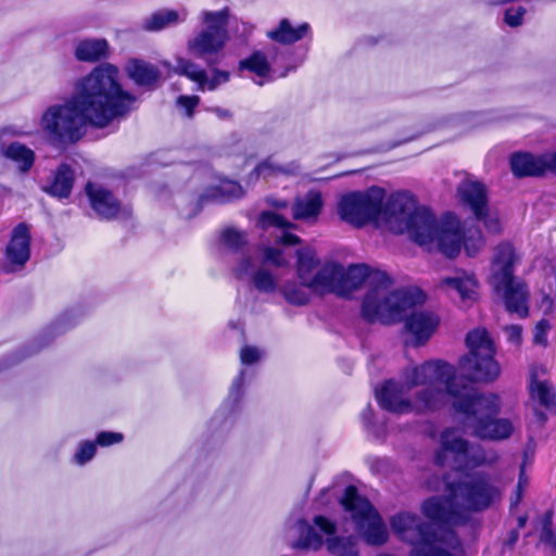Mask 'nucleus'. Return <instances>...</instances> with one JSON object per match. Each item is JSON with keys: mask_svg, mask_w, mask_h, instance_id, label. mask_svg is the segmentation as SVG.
<instances>
[{"mask_svg": "<svg viewBox=\"0 0 556 556\" xmlns=\"http://www.w3.org/2000/svg\"><path fill=\"white\" fill-rule=\"evenodd\" d=\"M462 378L455 372L454 366L442 361H429L419 366L407 368L404 382L407 389L424 387L414 397L416 412L425 413L439 409L451 396L454 401L464 396Z\"/></svg>", "mask_w": 556, "mask_h": 556, "instance_id": "nucleus-5", "label": "nucleus"}, {"mask_svg": "<svg viewBox=\"0 0 556 556\" xmlns=\"http://www.w3.org/2000/svg\"><path fill=\"white\" fill-rule=\"evenodd\" d=\"M188 11L162 9L143 20L142 28L148 31H159L167 27L184 23L187 20Z\"/></svg>", "mask_w": 556, "mask_h": 556, "instance_id": "nucleus-27", "label": "nucleus"}, {"mask_svg": "<svg viewBox=\"0 0 556 556\" xmlns=\"http://www.w3.org/2000/svg\"><path fill=\"white\" fill-rule=\"evenodd\" d=\"M279 292L289 304L294 306H303L307 304L311 300L312 293H314L313 289H311L306 283L294 279L283 282L279 288Z\"/></svg>", "mask_w": 556, "mask_h": 556, "instance_id": "nucleus-32", "label": "nucleus"}, {"mask_svg": "<svg viewBox=\"0 0 556 556\" xmlns=\"http://www.w3.org/2000/svg\"><path fill=\"white\" fill-rule=\"evenodd\" d=\"M203 28L187 41V50L200 59L218 54L228 41L229 10H204L200 15Z\"/></svg>", "mask_w": 556, "mask_h": 556, "instance_id": "nucleus-10", "label": "nucleus"}, {"mask_svg": "<svg viewBox=\"0 0 556 556\" xmlns=\"http://www.w3.org/2000/svg\"><path fill=\"white\" fill-rule=\"evenodd\" d=\"M510 168L515 176H541L544 174L542 155L517 152L510 156Z\"/></svg>", "mask_w": 556, "mask_h": 556, "instance_id": "nucleus-29", "label": "nucleus"}, {"mask_svg": "<svg viewBox=\"0 0 556 556\" xmlns=\"http://www.w3.org/2000/svg\"><path fill=\"white\" fill-rule=\"evenodd\" d=\"M220 242L224 249L239 255L237 263L247 254L251 253L252 257L258 254V249L249 244L247 232L235 227L222 231Z\"/></svg>", "mask_w": 556, "mask_h": 556, "instance_id": "nucleus-26", "label": "nucleus"}, {"mask_svg": "<svg viewBox=\"0 0 556 556\" xmlns=\"http://www.w3.org/2000/svg\"><path fill=\"white\" fill-rule=\"evenodd\" d=\"M478 220H483L484 226L491 232L500 231V220L496 215H492L489 213V208L485 211V216L482 218H477Z\"/></svg>", "mask_w": 556, "mask_h": 556, "instance_id": "nucleus-49", "label": "nucleus"}, {"mask_svg": "<svg viewBox=\"0 0 556 556\" xmlns=\"http://www.w3.org/2000/svg\"><path fill=\"white\" fill-rule=\"evenodd\" d=\"M340 504L350 514L357 532L369 545H382L388 540L387 527L371 503L362 496L356 486L348 485Z\"/></svg>", "mask_w": 556, "mask_h": 556, "instance_id": "nucleus-9", "label": "nucleus"}, {"mask_svg": "<svg viewBox=\"0 0 556 556\" xmlns=\"http://www.w3.org/2000/svg\"><path fill=\"white\" fill-rule=\"evenodd\" d=\"M323 198L320 192L312 190L295 200L292 216L298 220H315L320 214Z\"/></svg>", "mask_w": 556, "mask_h": 556, "instance_id": "nucleus-28", "label": "nucleus"}, {"mask_svg": "<svg viewBox=\"0 0 556 556\" xmlns=\"http://www.w3.org/2000/svg\"><path fill=\"white\" fill-rule=\"evenodd\" d=\"M287 170L283 166L277 164L273 157H268L261 162L253 170L252 175L256 177L263 176L264 178L275 176L278 174H286Z\"/></svg>", "mask_w": 556, "mask_h": 556, "instance_id": "nucleus-40", "label": "nucleus"}, {"mask_svg": "<svg viewBox=\"0 0 556 556\" xmlns=\"http://www.w3.org/2000/svg\"><path fill=\"white\" fill-rule=\"evenodd\" d=\"M244 370H241L238 377L233 380L229 396L233 399L235 402L239 401L242 393V383H243Z\"/></svg>", "mask_w": 556, "mask_h": 556, "instance_id": "nucleus-48", "label": "nucleus"}, {"mask_svg": "<svg viewBox=\"0 0 556 556\" xmlns=\"http://www.w3.org/2000/svg\"><path fill=\"white\" fill-rule=\"evenodd\" d=\"M308 30L309 25L307 23L293 27L287 18H283L276 29L268 33V37L276 42L291 45L301 40Z\"/></svg>", "mask_w": 556, "mask_h": 556, "instance_id": "nucleus-31", "label": "nucleus"}, {"mask_svg": "<svg viewBox=\"0 0 556 556\" xmlns=\"http://www.w3.org/2000/svg\"><path fill=\"white\" fill-rule=\"evenodd\" d=\"M522 492L523 491H521V481H520V482H518V485H517L515 494L510 498L511 507H515V506H517L520 503V501L522 498Z\"/></svg>", "mask_w": 556, "mask_h": 556, "instance_id": "nucleus-52", "label": "nucleus"}, {"mask_svg": "<svg viewBox=\"0 0 556 556\" xmlns=\"http://www.w3.org/2000/svg\"><path fill=\"white\" fill-rule=\"evenodd\" d=\"M96 453V443L86 441L80 444L79 448L75 453V460L79 465H84L89 462Z\"/></svg>", "mask_w": 556, "mask_h": 556, "instance_id": "nucleus-41", "label": "nucleus"}, {"mask_svg": "<svg viewBox=\"0 0 556 556\" xmlns=\"http://www.w3.org/2000/svg\"><path fill=\"white\" fill-rule=\"evenodd\" d=\"M296 275L299 280L312 288L319 261L315 251L311 248H303L296 251Z\"/></svg>", "mask_w": 556, "mask_h": 556, "instance_id": "nucleus-30", "label": "nucleus"}, {"mask_svg": "<svg viewBox=\"0 0 556 556\" xmlns=\"http://www.w3.org/2000/svg\"><path fill=\"white\" fill-rule=\"evenodd\" d=\"M439 288L451 299H458L464 305L471 304L477 298V281L473 275L464 270L457 269L453 275L442 278Z\"/></svg>", "mask_w": 556, "mask_h": 556, "instance_id": "nucleus-16", "label": "nucleus"}, {"mask_svg": "<svg viewBox=\"0 0 556 556\" xmlns=\"http://www.w3.org/2000/svg\"><path fill=\"white\" fill-rule=\"evenodd\" d=\"M367 282V292L362 304V315L369 321L393 324L400 321L406 312L424 303L426 295L418 289L391 291L392 280L381 270H371L365 264L342 266L340 296H348Z\"/></svg>", "mask_w": 556, "mask_h": 556, "instance_id": "nucleus-4", "label": "nucleus"}, {"mask_svg": "<svg viewBox=\"0 0 556 556\" xmlns=\"http://www.w3.org/2000/svg\"><path fill=\"white\" fill-rule=\"evenodd\" d=\"M371 417H372V408L370 405H367L366 408L362 412L363 424L368 430L372 431L375 437L379 438L383 434L384 427L383 426L376 427L371 421Z\"/></svg>", "mask_w": 556, "mask_h": 556, "instance_id": "nucleus-45", "label": "nucleus"}, {"mask_svg": "<svg viewBox=\"0 0 556 556\" xmlns=\"http://www.w3.org/2000/svg\"><path fill=\"white\" fill-rule=\"evenodd\" d=\"M457 193L464 205L468 206L476 218L485 216L488 193L485 186L471 176H467L457 187Z\"/></svg>", "mask_w": 556, "mask_h": 556, "instance_id": "nucleus-19", "label": "nucleus"}, {"mask_svg": "<svg viewBox=\"0 0 556 556\" xmlns=\"http://www.w3.org/2000/svg\"><path fill=\"white\" fill-rule=\"evenodd\" d=\"M546 369L541 365H532L529 371V393L532 402L545 408L554 410L556 407V393L552 383L545 378Z\"/></svg>", "mask_w": 556, "mask_h": 556, "instance_id": "nucleus-18", "label": "nucleus"}, {"mask_svg": "<svg viewBox=\"0 0 556 556\" xmlns=\"http://www.w3.org/2000/svg\"><path fill=\"white\" fill-rule=\"evenodd\" d=\"M269 203L276 207H287L288 203L287 201H270Z\"/></svg>", "mask_w": 556, "mask_h": 556, "instance_id": "nucleus-54", "label": "nucleus"}, {"mask_svg": "<svg viewBox=\"0 0 556 556\" xmlns=\"http://www.w3.org/2000/svg\"><path fill=\"white\" fill-rule=\"evenodd\" d=\"M520 481H521V491H523L525 486L528 483L527 478L523 476V471L520 472L518 482H520Z\"/></svg>", "mask_w": 556, "mask_h": 556, "instance_id": "nucleus-56", "label": "nucleus"}, {"mask_svg": "<svg viewBox=\"0 0 556 556\" xmlns=\"http://www.w3.org/2000/svg\"><path fill=\"white\" fill-rule=\"evenodd\" d=\"M198 96H180L177 99V105L186 110L187 116H192L194 108L199 104Z\"/></svg>", "mask_w": 556, "mask_h": 556, "instance_id": "nucleus-47", "label": "nucleus"}, {"mask_svg": "<svg viewBox=\"0 0 556 556\" xmlns=\"http://www.w3.org/2000/svg\"><path fill=\"white\" fill-rule=\"evenodd\" d=\"M386 192L380 187L366 191L349 192L338 203V214L342 220L355 227H362L378 218L394 233H407L408 237L428 250L437 248L445 256L453 258L464 242L469 255H473L482 245L480 230L472 238H464L460 224L452 213L444 214L440 223L426 207L406 192H396L389 197L382 206Z\"/></svg>", "mask_w": 556, "mask_h": 556, "instance_id": "nucleus-1", "label": "nucleus"}, {"mask_svg": "<svg viewBox=\"0 0 556 556\" xmlns=\"http://www.w3.org/2000/svg\"><path fill=\"white\" fill-rule=\"evenodd\" d=\"M287 55L276 47L268 48L266 51H254L250 56L240 61V70L249 71L255 74L254 83L263 86L277 77H285L290 71L289 67L279 71V63L283 64Z\"/></svg>", "mask_w": 556, "mask_h": 556, "instance_id": "nucleus-13", "label": "nucleus"}, {"mask_svg": "<svg viewBox=\"0 0 556 556\" xmlns=\"http://www.w3.org/2000/svg\"><path fill=\"white\" fill-rule=\"evenodd\" d=\"M214 112L216 113V115L220 118H228L230 117V112L228 110H225V109H220V108H216L214 109Z\"/></svg>", "mask_w": 556, "mask_h": 556, "instance_id": "nucleus-53", "label": "nucleus"}, {"mask_svg": "<svg viewBox=\"0 0 556 556\" xmlns=\"http://www.w3.org/2000/svg\"><path fill=\"white\" fill-rule=\"evenodd\" d=\"M340 279H342V265L338 263H326L316 271L313 292L317 294L334 293L340 294Z\"/></svg>", "mask_w": 556, "mask_h": 556, "instance_id": "nucleus-21", "label": "nucleus"}, {"mask_svg": "<svg viewBox=\"0 0 556 556\" xmlns=\"http://www.w3.org/2000/svg\"><path fill=\"white\" fill-rule=\"evenodd\" d=\"M448 496H432L422 503L424 521L416 514L399 513L390 525L393 532L412 545L409 556H458L462 543L448 526L465 522L467 511H482L501 501L502 491L482 472L457 483L445 481Z\"/></svg>", "mask_w": 556, "mask_h": 556, "instance_id": "nucleus-2", "label": "nucleus"}, {"mask_svg": "<svg viewBox=\"0 0 556 556\" xmlns=\"http://www.w3.org/2000/svg\"><path fill=\"white\" fill-rule=\"evenodd\" d=\"M258 257L260 265L264 267L266 264H271L275 267H282L287 264V261L282 256L281 250L277 248H264L262 254L258 252Z\"/></svg>", "mask_w": 556, "mask_h": 556, "instance_id": "nucleus-38", "label": "nucleus"}, {"mask_svg": "<svg viewBox=\"0 0 556 556\" xmlns=\"http://www.w3.org/2000/svg\"><path fill=\"white\" fill-rule=\"evenodd\" d=\"M75 175L67 164H61L52 174L50 181L42 187V190L55 198L66 199L70 197Z\"/></svg>", "mask_w": 556, "mask_h": 556, "instance_id": "nucleus-25", "label": "nucleus"}, {"mask_svg": "<svg viewBox=\"0 0 556 556\" xmlns=\"http://www.w3.org/2000/svg\"><path fill=\"white\" fill-rule=\"evenodd\" d=\"M543 169L556 174V151L542 154Z\"/></svg>", "mask_w": 556, "mask_h": 556, "instance_id": "nucleus-51", "label": "nucleus"}, {"mask_svg": "<svg viewBox=\"0 0 556 556\" xmlns=\"http://www.w3.org/2000/svg\"><path fill=\"white\" fill-rule=\"evenodd\" d=\"M135 100L118 83V68L105 63L80 79L72 98L48 108L40 126L51 140L74 143L87 124L104 128L128 114Z\"/></svg>", "mask_w": 556, "mask_h": 556, "instance_id": "nucleus-3", "label": "nucleus"}, {"mask_svg": "<svg viewBox=\"0 0 556 556\" xmlns=\"http://www.w3.org/2000/svg\"><path fill=\"white\" fill-rule=\"evenodd\" d=\"M535 415L538 417V419L543 424L546 421V416L544 413H542L541 410H539V408L535 407Z\"/></svg>", "mask_w": 556, "mask_h": 556, "instance_id": "nucleus-55", "label": "nucleus"}, {"mask_svg": "<svg viewBox=\"0 0 556 556\" xmlns=\"http://www.w3.org/2000/svg\"><path fill=\"white\" fill-rule=\"evenodd\" d=\"M441 447L435 453L437 465L448 466L455 470L472 469L482 465L486 458L480 445L469 444L457 434L455 429H446L441 434Z\"/></svg>", "mask_w": 556, "mask_h": 556, "instance_id": "nucleus-11", "label": "nucleus"}, {"mask_svg": "<svg viewBox=\"0 0 556 556\" xmlns=\"http://www.w3.org/2000/svg\"><path fill=\"white\" fill-rule=\"evenodd\" d=\"M243 194V189L240 184L232 180H222L217 186L211 187L201 197V201L212 200L215 202L224 203L238 199Z\"/></svg>", "mask_w": 556, "mask_h": 556, "instance_id": "nucleus-34", "label": "nucleus"}, {"mask_svg": "<svg viewBox=\"0 0 556 556\" xmlns=\"http://www.w3.org/2000/svg\"><path fill=\"white\" fill-rule=\"evenodd\" d=\"M439 317L430 312H414L405 320L406 329L414 336L417 344L425 343L435 331Z\"/></svg>", "mask_w": 556, "mask_h": 556, "instance_id": "nucleus-23", "label": "nucleus"}, {"mask_svg": "<svg viewBox=\"0 0 556 556\" xmlns=\"http://www.w3.org/2000/svg\"><path fill=\"white\" fill-rule=\"evenodd\" d=\"M232 271L237 279L251 281L261 293L270 294L279 291L280 286L274 274L260 265L258 254L255 257H252L251 253L244 255L233 265Z\"/></svg>", "mask_w": 556, "mask_h": 556, "instance_id": "nucleus-14", "label": "nucleus"}, {"mask_svg": "<svg viewBox=\"0 0 556 556\" xmlns=\"http://www.w3.org/2000/svg\"><path fill=\"white\" fill-rule=\"evenodd\" d=\"M2 154L17 164L21 172L30 169L35 161V153L26 146L14 142L2 150Z\"/></svg>", "mask_w": 556, "mask_h": 556, "instance_id": "nucleus-36", "label": "nucleus"}, {"mask_svg": "<svg viewBox=\"0 0 556 556\" xmlns=\"http://www.w3.org/2000/svg\"><path fill=\"white\" fill-rule=\"evenodd\" d=\"M327 549L334 556H357L358 549L354 538H328Z\"/></svg>", "mask_w": 556, "mask_h": 556, "instance_id": "nucleus-37", "label": "nucleus"}, {"mask_svg": "<svg viewBox=\"0 0 556 556\" xmlns=\"http://www.w3.org/2000/svg\"><path fill=\"white\" fill-rule=\"evenodd\" d=\"M455 416L466 433L480 439L503 440L513 432L507 419H496L500 400L495 394H481L475 389L464 388V396L452 402Z\"/></svg>", "mask_w": 556, "mask_h": 556, "instance_id": "nucleus-6", "label": "nucleus"}, {"mask_svg": "<svg viewBox=\"0 0 556 556\" xmlns=\"http://www.w3.org/2000/svg\"><path fill=\"white\" fill-rule=\"evenodd\" d=\"M229 79V73L226 71L214 70L213 75L210 78L207 74H204V79L200 86L197 87L198 91L215 90L219 85L227 83Z\"/></svg>", "mask_w": 556, "mask_h": 556, "instance_id": "nucleus-39", "label": "nucleus"}, {"mask_svg": "<svg viewBox=\"0 0 556 556\" xmlns=\"http://www.w3.org/2000/svg\"><path fill=\"white\" fill-rule=\"evenodd\" d=\"M30 257V232L25 224H18L5 249V261L11 271L22 268Z\"/></svg>", "mask_w": 556, "mask_h": 556, "instance_id": "nucleus-17", "label": "nucleus"}, {"mask_svg": "<svg viewBox=\"0 0 556 556\" xmlns=\"http://www.w3.org/2000/svg\"><path fill=\"white\" fill-rule=\"evenodd\" d=\"M161 64L168 73L186 76L194 81L197 87H199L204 79L205 70L189 59L177 56L175 65H172L168 61H162Z\"/></svg>", "mask_w": 556, "mask_h": 556, "instance_id": "nucleus-33", "label": "nucleus"}, {"mask_svg": "<svg viewBox=\"0 0 556 556\" xmlns=\"http://www.w3.org/2000/svg\"><path fill=\"white\" fill-rule=\"evenodd\" d=\"M336 532L337 525L325 516H315L313 522L300 519L289 528L292 547L306 551H318L324 544L323 536H331Z\"/></svg>", "mask_w": 556, "mask_h": 556, "instance_id": "nucleus-12", "label": "nucleus"}, {"mask_svg": "<svg viewBox=\"0 0 556 556\" xmlns=\"http://www.w3.org/2000/svg\"><path fill=\"white\" fill-rule=\"evenodd\" d=\"M86 193L92 210L101 218L111 219L121 212L119 201L102 185L88 182L86 185Z\"/></svg>", "mask_w": 556, "mask_h": 556, "instance_id": "nucleus-20", "label": "nucleus"}, {"mask_svg": "<svg viewBox=\"0 0 556 556\" xmlns=\"http://www.w3.org/2000/svg\"><path fill=\"white\" fill-rule=\"evenodd\" d=\"M504 331L509 342L519 344L521 342L522 328L518 325L506 326Z\"/></svg>", "mask_w": 556, "mask_h": 556, "instance_id": "nucleus-50", "label": "nucleus"}, {"mask_svg": "<svg viewBox=\"0 0 556 556\" xmlns=\"http://www.w3.org/2000/svg\"><path fill=\"white\" fill-rule=\"evenodd\" d=\"M257 225L263 230L274 228L277 231L275 235L277 242L283 245H296L300 243V238L288 231L293 225L275 212H263L258 217Z\"/></svg>", "mask_w": 556, "mask_h": 556, "instance_id": "nucleus-22", "label": "nucleus"}, {"mask_svg": "<svg viewBox=\"0 0 556 556\" xmlns=\"http://www.w3.org/2000/svg\"><path fill=\"white\" fill-rule=\"evenodd\" d=\"M123 440V434L119 432L102 431L97 435L96 443L100 446H110L119 443Z\"/></svg>", "mask_w": 556, "mask_h": 556, "instance_id": "nucleus-46", "label": "nucleus"}, {"mask_svg": "<svg viewBox=\"0 0 556 556\" xmlns=\"http://www.w3.org/2000/svg\"><path fill=\"white\" fill-rule=\"evenodd\" d=\"M261 351L251 345H245L240 351V361L243 365H253L261 358Z\"/></svg>", "mask_w": 556, "mask_h": 556, "instance_id": "nucleus-43", "label": "nucleus"}, {"mask_svg": "<svg viewBox=\"0 0 556 556\" xmlns=\"http://www.w3.org/2000/svg\"><path fill=\"white\" fill-rule=\"evenodd\" d=\"M526 9L522 7L509 8L505 11V23L511 27H517L522 23Z\"/></svg>", "mask_w": 556, "mask_h": 556, "instance_id": "nucleus-42", "label": "nucleus"}, {"mask_svg": "<svg viewBox=\"0 0 556 556\" xmlns=\"http://www.w3.org/2000/svg\"><path fill=\"white\" fill-rule=\"evenodd\" d=\"M126 72L136 85L150 89L156 88L162 76L156 66L138 59H132L126 64Z\"/></svg>", "mask_w": 556, "mask_h": 556, "instance_id": "nucleus-24", "label": "nucleus"}, {"mask_svg": "<svg viewBox=\"0 0 556 556\" xmlns=\"http://www.w3.org/2000/svg\"><path fill=\"white\" fill-rule=\"evenodd\" d=\"M469 353L459 359V369L464 377L460 383L472 389L464 379L470 382H492L501 374L498 363L494 359L495 349L485 329H475L466 337Z\"/></svg>", "mask_w": 556, "mask_h": 556, "instance_id": "nucleus-8", "label": "nucleus"}, {"mask_svg": "<svg viewBox=\"0 0 556 556\" xmlns=\"http://www.w3.org/2000/svg\"><path fill=\"white\" fill-rule=\"evenodd\" d=\"M549 323L546 319L540 320L534 328L533 342L539 345H546Z\"/></svg>", "mask_w": 556, "mask_h": 556, "instance_id": "nucleus-44", "label": "nucleus"}, {"mask_svg": "<svg viewBox=\"0 0 556 556\" xmlns=\"http://www.w3.org/2000/svg\"><path fill=\"white\" fill-rule=\"evenodd\" d=\"M519 257L514 247L508 242L498 244L493 254L491 266V285L501 294L509 313L519 317L528 315L529 290L527 286L515 278V265Z\"/></svg>", "mask_w": 556, "mask_h": 556, "instance_id": "nucleus-7", "label": "nucleus"}, {"mask_svg": "<svg viewBox=\"0 0 556 556\" xmlns=\"http://www.w3.org/2000/svg\"><path fill=\"white\" fill-rule=\"evenodd\" d=\"M109 45L105 39H85L77 43L75 56L79 61L96 62L108 54Z\"/></svg>", "mask_w": 556, "mask_h": 556, "instance_id": "nucleus-35", "label": "nucleus"}, {"mask_svg": "<svg viewBox=\"0 0 556 556\" xmlns=\"http://www.w3.org/2000/svg\"><path fill=\"white\" fill-rule=\"evenodd\" d=\"M409 391L405 382L387 381L379 390H376V399L384 410L403 414L416 410L414 400L409 401L406 393Z\"/></svg>", "mask_w": 556, "mask_h": 556, "instance_id": "nucleus-15", "label": "nucleus"}]
</instances>
